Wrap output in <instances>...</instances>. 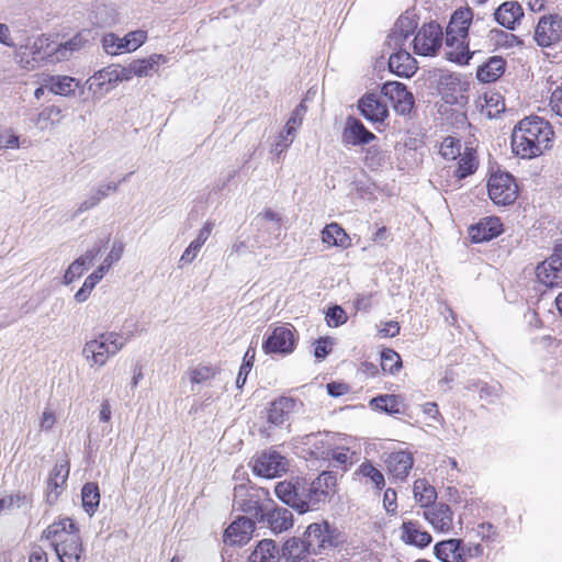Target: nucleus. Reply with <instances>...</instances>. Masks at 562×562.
<instances>
[{
    "label": "nucleus",
    "mask_w": 562,
    "mask_h": 562,
    "mask_svg": "<svg viewBox=\"0 0 562 562\" xmlns=\"http://www.w3.org/2000/svg\"><path fill=\"white\" fill-rule=\"evenodd\" d=\"M553 135L552 126L544 119L539 116L525 117L513 131V151L524 159L538 157L551 147Z\"/></svg>",
    "instance_id": "obj_1"
},
{
    "label": "nucleus",
    "mask_w": 562,
    "mask_h": 562,
    "mask_svg": "<svg viewBox=\"0 0 562 562\" xmlns=\"http://www.w3.org/2000/svg\"><path fill=\"white\" fill-rule=\"evenodd\" d=\"M45 538L60 562H80L83 547L79 529L70 518L50 524L44 531Z\"/></svg>",
    "instance_id": "obj_2"
},
{
    "label": "nucleus",
    "mask_w": 562,
    "mask_h": 562,
    "mask_svg": "<svg viewBox=\"0 0 562 562\" xmlns=\"http://www.w3.org/2000/svg\"><path fill=\"white\" fill-rule=\"evenodd\" d=\"M473 19L471 9H458L452 14L446 31V57L460 65L469 63L472 54L467 42L470 24Z\"/></svg>",
    "instance_id": "obj_3"
},
{
    "label": "nucleus",
    "mask_w": 562,
    "mask_h": 562,
    "mask_svg": "<svg viewBox=\"0 0 562 562\" xmlns=\"http://www.w3.org/2000/svg\"><path fill=\"white\" fill-rule=\"evenodd\" d=\"M127 339L119 333H102L83 345L81 355L90 368H102L110 358L124 348Z\"/></svg>",
    "instance_id": "obj_4"
},
{
    "label": "nucleus",
    "mask_w": 562,
    "mask_h": 562,
    "mask_svg": "<svg viewBox=\"0 0 562 562\" xmlns=\"http://www.w3.org/2000/svg\"><path fill=\"white\" fill-rule=\"evenodd\" d=\"M490 199L497 205H509L515 202L518 187L512 175L507 172L493 173L487 182Z\"/></svg>",
    "instance_id": "obj_5"
},
{
    "label": "nucleus",
    "mask_w": 562,
    "mask_h": 562,
    "mask_svg": "<svg viewBox=\"0 0 562 562\" xmlns=\"http://www.w3.org/2000/svg\"><path fill=\"white\" fill-rule=\"evenodd\" d=\"M442 44V29L436 22L425 24L413 40L414 52L420 56H434Z\"/></svg>",
    "instance_id": "obj_6"
},
{
    "label": "nucleus",
    "mask_w": 562,
    "mask_h": 562,
    "mask_svg": "<svg viewBox=\"0 0 562 562\" xmlns=\"http://www.w3.org/2000/svg\"><path fill=\"white\" fill-rule=\"evenodd\" d=\"M336 476L330 472H323L319 474L308 487L305 485L304 498L308 510L315 509L319 503H323L327 497L335 493Z\"/></svg>",
    "instance_id": "obj_7"
},
{
    "label": "nucleus",
    "mask_w": 562,
    "mask_h": 562,
    "mask_svg": "<svg viewBox=\"0 0 562 562\" xmlns=\"http://www.w3.org/2000/svg\"><path fill=\"white\" fill-rule=\"evenodd\" d=\"M305 481L296 479L293 481L279 482L276 485L274 493L284 504L303 514L308 510L306 499L304 498Z\"/></svg>",
    "instance_id": "obj_8"
},
{
    "label": "nucleus",
    "mask_w": 562,
    "mask_h": 562,
    "mask_svg": "<svg viewBox=\"0 0 562 562\" xmlns=\"http://www.w3.org/2000/svg\"><path fill=\"white\" fill-rule=\"evenodd\" d=\"M288 460L276 450L261 452L254 461V472L262 477L280 476L288 470Z\"/></svg>",
    "instance_id": "obj_9"
},
{
    "label": "nucleus",
    "mask_w": 562,
    "mask_h": 562,
    "mask_svg": "<svg viewBox=\"0 0 562 562\" xmlns=\"http://www.w3.org/2000/svg\"><path fill=\"white\" fill-rule=\"evenodd\" d=\"M295 338L290 325L277 326L262 344L266 353L289 355L294 350Z\"/></svg>",
    "instance_id": "obj_10"
},
{
    "label": "nucleus",
    "mask_w": 562,
    "mask_h": 562,
    "mask_svg": "<svg viewBox=\"0 0 562 562\" xmlns=\"http://www.w3.org/2000/svg\"><path fill=\"white\" fill-rule=\"evenodd\" d=\"M562 40V16L543 15L536 27L535 41L539 46L549 47Z\"/></svg>",
    "instance_id": "obj_11"
},
{
    "label": "nucleus",
    "mask_w": 562,
    "mask_h": 562,
    "mask_svg": "<svg viewBox=\"0 0 562 562\" xmlns=\"http://www.w3.org/2000/svg\"><path fill=\"white\" fill-rule=\"evenodd\" d=\"M233 506L250 516L258 521L263 517L267 506L260 505V495L258 491L248 488L246 485H238L234 490Z\"/></svg>",
    "instance_id": "obj_12"
},
{
    "label": "nucleus",
    "mask_w": 562,
    "mask_h": 562,
    "mask_svg": "<svg viewBox=\"0 0 562 562\" xmlns=\"http://www.w3.org/2000/svg\"><path fill=\"white\" fill-rule=\"evenodd\" d=\"M381 92L393 103L396 113L406 115L412 111L414 97L402 82L387 81L382 86Z\"/></svg>",
    "instance_id": "obj_13"
},
{
    "label": "nucleus",
    "mask_w": 562,
    "mask_h": 562,
    "mask_svg": "<svg viewBox=\"0 0 562 562\" xmlns=\"http://www.w3.org/2000/svg\"><path fill=\"white\" fill-rule=\"evenodd\" d=\"M375 135L370 132L362 122L353 116L346 120L342 133L341 143L346 146H360L372 142Z\"/></svg>",
    "instance_id": "obj_14"
},
{
    "label": "nucleus",
    "mask_w": 562,
    "mask_h": 562,
    "mask_svg": "<svg viewBox=\"0 0 562 562\" xmlns=\"http://www.w3.org/2000/svg\"><path fill=\"white\" fill-rule=\"evenodd\" d=\"M117 83V72L114 67H106L93 76H91L87 81L86 86L89 91L92 92L94 97L101 99L105 93H108L115 85Z\"/></svg>",
    "instance_id": "obj_15"
},
{
    "label": "nucleus",
    "mask_w": 562,
    "mask_h": 562,
    "mask_svg": "<svg viewBox=\"0 0 562 562\" xmlns=\"http://www.w3.org/2000/svg\"><path fill=\"white\" fill-rule=\"evenodd\" d=\"M389 473L401 482L405 481L414 464L413 454L408 451L391 452L384 459Z\"/></svg>",
    "instance_id": "obj_16"
},
{
    "label": "nucleus",
    "mask_w": 562,
    "mask_h": 562,
    "mask_svg": "<svg viewBox=\"0 0 562 562\" xmlns=\"http://www.w3.org/2000/svg\"><path fill=\"white\" fill-rule=\"evenodd\" d=\"M537 281L553 279L562 281V245H557L553 254L533 269Z\"/></svg>",
    "instance_id": "obj_17"
},
{
    "label": "nucleus",
    "mask_w": 562,
    "mask_h": 562,
    "mask_svg": "<svg viewBox=\"0 0 562 562\" xmlns=\"http://www.w3.org/2000/svg\"><path fill=\"white\" fill-rule=\"evenodd\" d=\"M255 530V522L247 517H238L225 530L224 542L239 546L247 542Z\"/></svg>",
    "instance_id": "obj_18"
},
{
    "label": "nucleus",
    "mask_w": 562,
    "mask_h": 562,
    "mask_svg": "<svg viewBox=\"0 0 562 562\" xmlns=\"http://www.w3.org/2000/svg\"><path fill=\"white\" fill-rule=\"evenodd\" d=\"M503 232V224L498 217L487 216L482 218L469 229L473 243H483L491 240Z\"/></svg>",
    "instance_id": "obj_19"
},
{
    "label": "nucleus",
    "mask_w": 562,
    "mask_h": 562,
    "mask_svg": "<svg viewBox=\"0 0 562 562\" xmlns=\"http://www.w3.org/2000/svg\"><path fill=\"white\" fill-rule=\"evenodd\" d=\"M259 521L267 522L272 532L281 533L293 526V515L291 510L284 507H274L271 509L266 507L263 517L260 518Z\"/></svg>",
    "instance_id": "obj_20"
},
{
    "label": "nucleus",
    "mask_w": 562,
    "mask_h": 562,
    "mask_svg": "<svg viewBox=\"0 0 562 562\" xmlns=\"http://www.w3.org/2000/svg\"><path fill=\"white\" fill-rule=\"evenodd\" d=\"M416 27L417 21L413 15L408 13L401 15L387 36V45L394 48H402L405 41L416 30Z\"/></svg>",
    "instance_id": "obj_21"
},
{
    "label": "nucleus",
    "mask_w": 562,
    "mask_h": 562,
    "mask_svg": "<svg viewBox=\"0 0 562 562\" xmlns=\"http://www.w3.org/2000/svg\"><path fill=\"white\" fill-rule=\"evenodd\" d=\"M358 109L371 122H383L389 115L387 105L373 93L364 94L358 102Z\"/></svg>",
    "instance_id": "obj_22"
},
{
    "label": "nucleus",
    "mask_w": 562,
    "mask_h": 562,
    "mask_svg": "<svg viewBox=\"0 0 562 562\" xmlns=\"http://www.w3.org/2000/svg\"><path fill=\"white\" fill-rule=\"evenodd\" d=\"M69 475V462L68 460H63L57 462L48 479H47V501L49 503H54L61 493L63 486L65 485L67 477Z\"/></svg>",
    "instance_id": "obj_23"
},
{
    "label": "nucleus",
    "mask_w": 562,
    "mask_h": 562,
    "mask_svg": "<svg viewBox=\"0 0 562 562\" xmlns=\"http://www.w3.org/2000/svg\"><path fill=\"white\" fill-rule=\"evenodd\" d=\"M304 112L305 108L303 104L294 109L283 131L279 135V142L273 149L276 153H282L292 144L296 128L302 124Z\"/></svg>",
    "instance_id": "obj_24"
},
{
    "label": "nucleus",
    "mask_w": 562,
    "mask_h": 562,
    "mask_svg": "<svg viewBox=\"0 0 562 562\" xmlns=\"http://www.w3.org/2000/svg\"><path fill=\"white\" fill-rule=\"evenodd\" d=\"M435 553L442 562H465V547L461 539H449L437 543Z\"/></svg>",
    "instance_id": "obj_25"
},
{
    "label": "nucleus",
    "mask_w": 562,
    "mask_h": 562,
    "mask_svg": "<svg viewBox=\"0 0 562 562\" xmlns=\"http://www.w3.org/2000/svg\"><path fill=\"white\" fill-rule=\"evenodd\" d=\"M44 85L49 92L61 95L71 97L80 86V81L74 77L66 75L47 76Z\"/></svg>",
    "instance_id": "obj_26"
},
{
    "label": "nucleus",
    "mask_w": 562,
    "mask_h": 562,
    "mask_svg": "<svg viewBox=\"0 0 562 562\" xmlns=\"http://www.w3.org/2000/svg\"><path fill=\"white\" fill-rule=\"evenodd\" d=\"M424 517L434 529L447 532L452 527V512L448 505L439 504L424 512Z\"/></svg>",
    "instance_id": "obj_27"
},
{
    "label": "nucleus",
    "mask_w": 562,
    "mask_h": 562,
    "mask_svg": "<svg viewBox=\"0 0 562 562\" xmlns=\"http://www.w3.org/2000/svg\"><path fill=\"white\" fill-rule=\"evenodd\" d=\"M495 20L502 26L514 30L524 16V10L517 1H506L494 13Z\"/></svg>",
    "instance_id": "obj_28"
},
{
    "label": "nucleus",
    "mask_w": 562,
    "mask_h": 562,
    "mask_svg": "<svg viewBox=\"0 0 562 562\" xmlns=\"http://www.w3.org/2000/svg\"><path fill=\"white\" fill-rule=\"evenodd\" d=\"M389 68L400 77H411L417 69L415 58L405 49H400L391 54Z\"/></svg>",
    "instance_id": "obj_29"
},
{
    "label": "nucleus",
    "mask_w": 562,
    "mask_h": 562,
    "mask_svg": "<svg viewBox=\"0 0 562 562\" xmlns=\"http://www.w3.org/2000/svg\"><path fill=\"white\" fill-rule=\"evenodd\" d=\"M296 402L291 397H280L270 404L267 411V420L271 425H282L295 408Z\"/></svg>",
    "instance_id": "obj_30"
},
{
    "label": "nucleus",
    "mask_w": 562,
    "mask_h": 562,
    "mask_svg": "<svg viewBox=\"0 0 562 562\" xmlns=\"http://www.w3.org/2000/svg\"><path fill=\"white\" fill-rule=\"evenodd\" d=\"M301 442L307 447L308 453L315 459H328L331 443L327 435L308 434L301 438Z\"/></svg>",
    "instance_id": "obj_31"
},
{
    "label": "nucleus",
    "mask_w": 562,
    "mask_h": 562,
    "mask_svg": "<svg viewBox=\"0 0 562 562\" xmlns=\"http://www.w3.org/2000/svg\"><path fill=\"white\" fill-rule=\"evenodd\" d=\"M280 551L274 540L262 539L251 551L248 562H278Z\"/></svg>",
    "instance_id": "obj_32"
},
{
    "label": "nucleus",
    "mask_w": 562,
    "mask_h": 562,
    "mask_svg": "<svg viewBox=\"0 0 562 562\" xmlns=\"http://www.w3.org/2000/svg\"><path fill=\"white\" fill-rule=\"evenodd\" d=\"M506 61L499 56L491 57L481 65L476 71V78L482 82L496 81L505 71Z\"/></svg>",
    "instance_id": "obj_33"
},
{
    "label": "nucleus",
    "mask_w": 562,
    "mask_h": 562,
    "mask_svg": "<svg viewBox=\"0 0 562 562\" xmlns=\"http://www.w3.org/2000/svg\"><path fill=\"white\" fill-rule=\"evenodd\" d=\"M402 539L408 543L419 548H425L431 542V536L422 530L417 522L405 521L402 525Z\"/></svg>",
    "instance_id": "obj_34"
},
{
    "label": "nucleus",
    "mask_w": 562,
    "mask_h": 562,
    "mask_svg": "<svg viewBox=\"0 0 562 562\" xmlns=\"http://www.w3.org/2000/svg\"><path fill=\"white\" fill-rule=\"evenodd\" d=\"M100 249H92L86 252L83 256L75 260L69 268L66 270L64 281H75L82 277L83 271L87 270L98 256Z\"/></svg>",
    "instance_id": "obj_35"
},
{
    "label": "nucleus",
    "mask_w": 562,
    "mask_h": 562,
    "mask_svg": "<svg viewBox=\"0 0 562 562\" xmlns=\"http://www.w3.org/2000/svg\"><path fill=\"white\" fill-rule=\"evenodd\" d=\"M322 240L328 245L347 248L350 238L345 229L337 223H330L322 231Z\"/></svg>",
    "instance_id": "obj_36"
},
{
    "label": "nucleus",
    "mask_w": 562,
    "mask_h": 562,
    "mask_svg": "<svg viewBox=\"0 0 562 562\" xmlns=\"http://www.w3.org/2000/svg\"><path fill=\"white\" fill-rule=\"evenodd\" d=\"M167 57L162 54H153L146 59H138L131 63V70L137 77L150 76L151 71L159 64H166Z\"/></svg>",
    "instance_id": "obj_37"
},
{
    "label": "nucleus",
    "mask_w": 562,
    "mask_h": 562,
    "mask_svg": "<svg viewBox=\"0 0 562 562\" xmlns=\"http://www.w3.org/2000/svg\"><path fill=\"white\" fill-rule=\"evenodd\" d=\"M414 498L422 507H429L437 498V492L432 485L425 479H418L414 482Z\"/></svg>",
    "instance_id": "obj_38"
},
{
    "label": "nucleus",
    "mask_w": 562,
    "mask_h": 562,
    "mask_svg": "<svg viewBox=\"0 0 562 562\" xmlns=\"http://www.w3.org/2000/svg\"><path fill=\"white\" fill-rule=\"evenodd\" d=\"M458 158L459 162L456 176L459 179H464L476 170L479 161L475 150L472 147L465 146L463 153Z\"/></svg>",
    "instance_id": "obj_39"
},
{
    "label": "nucleus",
    "mask_w": 562,
    "mask_h": 562,
    "mask_svg": "<svg viewBox=\"0 0 562 562\" xmlns=\"http://www.w3.org/2000/svg\"><path fill=\"white\" fill-rule=\"evenodd\" d=\"M306 543L308 547L324 548L329 541L328 524H311L305 532Z\"/></svg>",
    "instance_id": "obj_40"
},
{
    "label": "nucleus",
    "mask_w": 562,
    "mask_h": 562,
    "mask_svg": "<svg viewBox=\"0 0 562 562\" xmlns=\"http://www.w3.org/2000/svg\"><path fill=\"white\" fill-rule=\"evenodd\" d=\"M82 506L85 510L92 515L100 503V492L95 483H86L81 491Z\"/></svg>",
    "instance_id": "obj_41"
},
{
    "label": "nucleus",
    "mask_w": 562,
    "mask_h": 562,
    "mask_svg": "<svg viewBox=\"0 0 562 562\" xmlns=\"http://www.w3.org/2000/svg\"><path fill=\"white\" fill-rule=\"evenodd\" d=\"M85 44L83 38L77 34L69 41L58 45L55 49L53 56L56 61H63L69 59L74 52H77L82 48Z\"/></svg>",
    "instance_id": "obj_42"
},
{
    "label": "nucleus",
    "mask_w": 562,
    "mask_h": 562,
    "mask_svg": "<svg viewBox=\"0 0 562 562\" xmlns=\"http://www.w3.org/2000/svg\"><path fill=\"white\" fill-rule=\"evenodd\" d=\"M370 406L387 414H400V401L396 395H380L370 401Z\"/></svg>",
    "instance_id": "obj_43"
},
{
    "label": "nucleus",
    "mask_w": 562,
    "mask_h": 562,
    "mask_svg": "<svg viewBox=\"0 0 562 562\" xmlns=\"http://www.w3.org/2000/svg\"><path fill=\"white\" fill-rule=\"evenodd\" d=\"M60 119L61 109L56 105H50L45 108L37 114V117L34 120V124L43 131L47 128L49 124L59 122Z\"/></svg>",
    "instance_id": "obj_44"
},
{
    "label": "nucleus",
    "mask_w": 562,
    "mask_h": 562,
    "mask_svg": "<svg viewBox=\"0 0 562 562\" xmlns=\"http://www.w3.org/2000/svg\"><path fill=\"white\" fill-rule=\"evenodd\" d=\"M359 474L363 477H367L371 481V483L378 490H381L385 485V480L383 473L378 470L371 462H363L359 465L358 469Z\"/></svg>",
    "instance_id": "obj_45"
},
{
    "label": "nucleus",
    "mask_w": 562,
    "mask_h": 562,
    "mask_svg": "<svg viewBox=\"0 0 562 562\" xmlns=\"http://www.w3.org/2000/svg\"><path fill=\"white\" fill-rule=\"evenodd\" d=\"M381 367L384 372L396 373L402 367L400 355L392 349L383 350L381 353Z\"/></svg>",
    "instance_id": "obj_46"
},
{
    "label": "nucleus",
    "mask_w": 562,
    "mask_h": 562,
    "mask_svg": "<svg viewBox=\"0 0 562 562\" xmlns=\"http://www.w3.org/2000/svg\"><path fill=\"white\" fill-rule=\"evenodd\" d=\"M485 111L488 117H496L505 111V102L499 93H485Z\"/></svg>",
    "instance_id": "obj_47"
},
{
    "label": "nucleus",
    "mask_w": 562,
    "mask_h": 562,
    "mask_svg": "<svg viewBox=\"0 0 562 562\" xmlns=\"http://www.w3.org/2000/svg\"><path fill=\"white\" fill-rule=\"evenodd\" d=\"M459 139L446 137L440 145V154L445 159H457L463 151Z\"/></svg>",
    "instance_id": "obj_48"
},
{
    "label": "nucleus",
    "mask_w": 562,
    "mask_h": 562,
    "mask_svg": "<svg viewBox=\"0 0 562 562\" xmlns=\"http://www.w3.org/2000/svg\"><path fill=\"white\" fill-rule=\"evenodd\" d=\"M217 369L213 366H198L190 371L192 383H204L215 376Z\"/></svg>",
    "instance_id": "obj_49"
},
{
    "label": "nucleus",
    "mask_w": 562,
    "mask_h": 562,
    "mask_svg": "<svg viewBox=\"0 0 562 562\" xmlns=\"http://www.w3.org/2000/svg\"><path fill=\"white\" fill-rule=\"evenodd\" d=\"M383 161L384 155L380 148L371 146L367 149L364 156V164L368 168H370L371 170L378 169L380 166H382Z\"/></svg>",
    "instance_id": "obj_50"
},
{
    "label": "nucleus",
    "mask_w": 562,
    "mask_h": 562,
    "mask_svg": "<svg viewBox=\"0 0 562 562\" xmlns=\"http://www.w3.org/2000/svg\"><path fill=\"white\" fill-rule=\"evenodd\" d=\"M147 40V32L144 30L131 31L125 35L127 52L139 48Z\"/></svg>",
    "instance_id": "obj_51"
},
{
    "label": "nucleus",
    "mask_w": 562,
    "mask_h": 562,
    "mask_svg": "<svg viewBox=\"0 0 562 562\" xmlns=\"http://www.w3.org/2000/svg\"><path fill=\"white\" fill-rule=\"evenodd\" d=\"M326 319L329 326L337 327L347 322V314L340 306L336 305L328 310Z\"/></svg>",
    "instance_id": "obj_52"
},
{
    "label": "nucleus",
    "mask_w": 562,
    "mask_h": 562,
    "mask_svg": "<svg viewBox=\"0 0 562 562\" xmlns=\"http://www.w3.org/2000/svg\"><path fill=\"white\" fill-rule=\"evenodd\" d=\"M473 386H480V398L487 402H493L499 395V385H488L484 382H474Z\"/></svg>",
    "instance_id": "obj_53"
},
{
    "label": "nucleus",
    "mask_w": 562,
    "mask_h": 562,
    "mask_svg": "<svg viewBox=\"0 0 562 562\" xmlns=\"http://www.w3.org/2000/svg\"><path fill=\"white\" fill-rule=\"evenodd\" d=\"M19 136L11 130L0 128V148H19Z\"/></svg>",
    "instance_id": "obj_54"
},
{
    "label": "nucleus",
    "mask_w": 562,
    "mask_h": 562,
    "mask_svg": "<svg viewBox=\"0 0 562 562\" xmlns=\"http://www.w3.org/2000/svg\"><path fill=\"white\" fill-rule=\"evenodd\" d=\"M201 248V246L196 245L194 241H191L180 257L179 267L182 268L190 265L196 258Z\"/></svg>",
    "instance_id": "obj_55"
},
{
    "label": "nucleus",
    "mask_w": 562,
    "mask_h": 562,
    "mask_svg": "<svg viewBox=\"0 0 562 562\" xmlns=\"http://www.w3.org/2000/svg\"><path fill=\"white\" fill-rule=\"evenodd\" d=\"M333 345H334V342L330 338H327V337L319 338L315 342L314 356L318 360L325 359L326 356L331 351Z\"/></svg>",
    "instance_id": "obj_56"
},
{
    "label": "nucleus",
    "mask_w": 562,
    "mask_h": 562,
    "mask_svg": "<svg viewBox=\"0 0 562 562\" xmlns=\"http://www.w3.org/2000/svg\"><path fill=\"white\" fill-rule=\"evenodd\" d=\"M24 501L25 496L20 493L8 495L3 498H0V512L13 507H21Z\"/></svg>",
    "instance_id": "obj_57"
},
{
    "label": "nucleus",
    "mask_w": 562,
    "mask_h": 562,
    "mask_svg": "<svg viewBox=\"0 0 562 562\" xmlns=\"http://www.w3.org/2000/svg\"><path fill=\"white\" fill-rule=\"evenodd\" d=\"M101 202V199L94 193L93 190L90 191V193L87 195L85 200L80 202L78 205L75 215H79L81 213H85L93 207H95Z\"/></svg>",
    "instance_id": "obj_58"
},
{
    "label": "nucleus",
    "mask_w": 562,
    "mask_h": 562,
    "mask_svg": "<svg viewBox=\"0 0 562 562\" xmlns=\"http://www.w3.org/2000/svg\"><path fill=\"white\" fill-rule=\"evenodd\" d=\"M101 202V199L94 193L93 190L90 191V193L87 195L85 200L80 202L78 205L75 215H79L81 213H85L93 207H95Z\"/></svg>",
    "instance_id": "obj_59"
},
{
    "label": "nucleus",
    "mask_w": 562,
    "mask_h": 562,
    "mask_svg": "<svg viewBox=\"0 0 562 562\" xmlns=\"http://www.w3.org/2000/svg\"><path fill=\"white\" fill-rule=\"evenodd\" d=\"M549 105L554 114L562 117V86L551 92Z\"/></svg>",
    "instance_id": "obj_60"
},
{
    "label": "nucleus",
    "mask_w": 562,
    "mask_h": 562,
    "mask_svg": "<svg viewBox=\"0 0 562 562\" xmlns=\"http://www.w3.org/2000/svg\"><path fill=\"white\" fill-rule=\"evenodd\" d=\"M117 43H119V36H116L113 33L106 34L102 38V46L106 54L109 55H117Z\"/></svg>",
    "instance_id": "obj_61"
},
{
    "label": "nucleus",
    "mask_w": 562,
    "mask_h": 562,
    "mask_svg": "<svg viewBox=\"0 0 562 562\" xmlns=\"http://www.w3.org/2000/svg\"><path fill=\"white\" fill-rule=\"evenodd\" d=\"M101 201L119 190V182L102 183L92 189Z\"/></svg>",
    "instance_id": "obj_62"
},
{
    "label": "nucleus",
    "mask_w": 562,
    "mask_h": 562,
    "mask_svg": "<svg viewBox=\"0 0 562 562\" xmlns=\"http://www.w3.org/2000/svg\"><path fill=\"white\" fill-rule=\"evenodd\" d=\"M383 506L387 513L394 514L396 512V492L394 490L387 488L384 492Z\"/></svg>",
    "instance_id": "obj_63"
},
{
    "label": "nucleus",
    "mask_w": 562,
    "mask_h": 562,
    "mask_svg": "<svg viewBox=\"0 0 562 562\" xmlns=\"http://www.w3.org/2000/svg\"><path fill=\"white\" fill-rule=\"evenodd\" d=\"M56 423L55 414L52 409L45 408L40 420V428L42 430H49Z\"/></svg>",
    "instance_id": "obj_64"
}]
</instances>
